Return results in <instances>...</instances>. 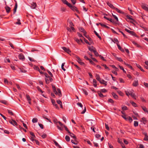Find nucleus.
I'll use <instances>...</instances> for the list:
<instances>
[{
    "instance_id": "nucleus-60",
    "label": "nucleus",
    "mask_w": 148,
    "mask_h": 148,
    "mask_svg": "<svg viewBox=\"0 0 148 148\" xmlns=\"http://www.w3.org/2000/svg\"><path fill=\"white\" fill-rule=\"evenodd\" d=\"M9 44L10 45V46L13 49H14V47L13 44H12V43L10 42H9Z\"/></svg>"
},
{
    "instance_id": "nucleus-64",
    "label": "nucleus",
    "mask_w": 148,
    "mask_h": 148,
    "mask_svg": "<svg viewBox=\"0 0 148 148\" xmlns=\"http://www.w3.org/2000/svg\"><path fill=\"white\" fill-rule=\"evenodd\" d=\"M77 104L78 106H80V107H81V108H82V107L83 106V105L81 103L78 102L77 103Z\"/></svg>"
},
{
    "instance_id": "nucleus-47",
    "label": "nucleus",
    "mask_w": 148,
    "mask_h": 148,
    "mask_svg": "<svg viewBox=\"0 0 148 148\" xmlns=\"http://www.w3.org/2000/svg\"><path fill=\"white\" fill-rule=\"evenodd\" d=\"M119 68L121 69L123 71V72L124 73H126V71L124 70L122 66H121L120 65H119Z\"/></svg>"
},
{
    "instance_id": "nucleus-32",
    "label": "nucleus",
    "mask_w": 148,
    "mask_h": 148,
    "mask_svg": "<svg viewBox=\"0 0 148 148\" xmlns=\"http://www.w3.org/2000/svg\"><path fill=\"white\" fill-rule=\"evenodd\" d=\"M137 67L139 68L141 71L143 72H144V70L142 68L141 66L139 64H136Z\"/></svg>"
},
{
    "instance_id": "nucleus-55",
    "label": "nucleus",
    "mask_w": 148,
    "mask_h": 148,
    "mask_svg": "<svg viewBox=\"0 0 148 148\" xmlns=\"http://www.w3.org/2000/svg\"><path fill=\"white\" fill-rule=\"evenodd\" d=\"M126 17L128 19L134 21V20L131 17V16L127 15Z\"/></svg>"
},
{
    "instance_id": "nucleus-36",
    "label": "nucleus",
    "mask_w": 148,
    "mask_h": 148,
    "mask_svg": "<svg viewBox=\"0 0 148 148\" xmlns=\"http://www.w3.org/2000/svg\"><path fill=\"white\" fill-rule=\"evenodd\" d=\"M17 21L16 23V24L17 25H20L21 24L20 22V20L18 18L17 19Z\"/></svg>"
},
{
    "instance_id": "nucleus-11",
    "label": "nucleus",
    "mask_w": 148,
    "mask_h": 148,
    "mask_svg": "<svg viewBox=\"0 0 148 148\" xmlns=\"http://www.w3.org/2000/svg\"><path fill=\"white\" fill-rule=\"evenodd\" d=\"M62 1L64 4L67 5L68 6H70L71 4L69 3L66 0H61Z\"/></svg>"
},
{
    "instance_id": "nucleus-46",
    "label": "nucleus",
    "mask_w": 148,
    "mask_h": 148,
    "mask_svg": "<svg viewBox=\"0 0 148 148\" xmlns=\"http://www.w3.org/2000/svg\"><path fill=\"white\" fill-rule=\"evenodd\" d=\"M134 125L135 127H137L138 125V122L137 121H134Z\"/></svg>"
},
{
    "instance_id": "nucleus-15",
    "label": "nucleus",
    "mask_w": 148,
    "mask_h": 148,
    "mask_svg": "<svg viewBox=\"0 0 148 148\" xmlns=\"http://www.w3.org/2000/svg\"><path fill=\"white\" fill-rule=\"evenodd\" d=\"M68 133L70 134V136L71 137L73 138L75 141H76V140L77 139V138H76V137L75 136V135L73 133H72L71 132H70V133Z\"/></svg>"
},
{
    "instance_id": "nucleus-13",
    "label": "nucleus",
    "mask_w": 148,
    "mask_h": 148,
    "mask_svg": "<svg viewBox=\"0 0 148 148\" xmlns=\"http://www.w3.org/2000/svg\"><path fill=\"white\" fill-rule=\"evenodd\" d=\"M36 3L33 2L31 4V8L33 9H35L36 7Z\"/></svg>"
},
{
    "instance_id": "nucleus-63",
    "label": "nucleus",
    "mask_w": 148,
    "mask_h": 148,
    "mask_svg": "<svg viewBox=\"0 0 148 148\" xmlns=\"http://www.w3.org/2000/svg\"><path fill=\"white\" fill-rule=\"evenodd\" d=\"M101 91L102 92H107V90L105 89H103L101 90Z\"/></svg>"
},
{
    "instance_id": "nucleus-21",
    "label": "nucleus",
    "mask_w": 148,
    "mask_h": 148,
    "mask_svg": "<svg viewBox=\"0 0 148 148\" xmlns=\"http://www.w3.org/2000/svg\"><path fill=\"white\" fill-rule=\"evenodd\" d=\"M141 122H143V123L144 124H146V121H147L146 119L145 118H144V117L141 120Z\"/></svg>"
},
{
    "instance_id": "nucleus-4",
    "label": "nucleus",
    "mask_w": 148,
    "mask_h": 148,
    "mask_svg": "<svg viewBox=\"0 0 148 148\" xmlns=\"http://www.w3.org/2000/svg\"><path fill=\"white\" fill-rule=\"evenodd\" d=\"M75 57L77 59V61L80 64L83 65L84 64V63L83 62L81 61L82 60L78 56H75Z\"/></svg>"
},
{
    "instance_id": "nucleus-43",
    "label": "nucleus",
    "mask_w": 148,
    "mask_h": 148,
    "mask_svg": "<svg viewBox=\"0 0 148 148\" xmlns=\"http://www.w3.org/2000/svg\"><path fill=\"white\" fill-rule=\"evenodd\" d=\"M144 139L145 140H148V136H147V134H145V137Z\"/></svg>"
},
{
    "instance_id": "nucleus-29",
    "label": "nucleus",
    "mask_w": 148,
    "mask_h": 148,
    "mask_svg": "<svg viewBox=\"0 0 148 148\" xmlns=\"http://www.w3.org/2000/svg\"><path fill=\"white\" fill-rule=\"evenodd\" d=\"M65 139L67 142H69L70 140V138L68 136H66Z\"/></svg>"
},
{
    "instance_id": "nucleus-41",
    "label": "nucleus",
    "mask_w": 148,
    "mask_h": 148,
    "mask_svg": "<svg viewBox=\"0 0 148 148\" xmlns=\"http://www.w3.org/2000/svg\"><path fill=\"white\" fill-rule=\"evenodd\" d=\"M127 120H128L130 123L132 121V119L130 116H128L127 117Z\"/></svg>"
},
{
    "instance_id": "nucleus-37",
    "label": "nucleus",
    "mask_w": 148,
    "mask_h": 148,
    "mask_svg": "<svg viewBox=\"0 0 148 148\" xmlns=\"http://www.w3.org/2000/svg\"><path fill=\"white\" fill-rule=\"evenodd\" d=\"M130 95L132 98L135 99H136V96L134 93L132 92L131 94H130Z\"/></svg>"
},
{
    "instance_id": "nucleus-7",
    "label": "nucleus",
    "mask_w": 148,
    "mask_h": 148,
    "mask_svg": "<svg viewBox=\"0 0 148 148\" xmlns=\"http://www.w3.org/2000/svg\"><path fill=\"white\" fill-rule=\"evenodd\" d=\"M45 75L46 77L45 78V80L46 82V83L47 84H48L49 83V81L48 80V76H49L46 73H45Z\"/></svg>"
},
{
    "instance_id": "nucleus-51",
    "label": "nucleus",
    "mask_w": 148,
    "mask_h": 148,
    "mask_svg": "<svg viewBox=\"0 0 148 148\" xmlns=\"http://www.w3.org/2000/svg\"><path fill=\"white\" fill-rule=\"evenodd\" d=\"M112 16L113 17L115 18V19L116 20V22L118 21V19L117 18V17L115 15H114L113 14H112Z\"/></svg>"
},
{
    "instance_id": "nucleus-5",
    "label": "nucleus",
    "mask_w": 148,
    "mask_h": 148,
    "mask_svg": "<svg viewBox=\"0 0 148 148\" xmlns=\"http://www.w3.org/2000/svg\"><path fill=\"white\" fill-rule=\"evenodd\" d=\"M18 57L20 60H23L25 59V58L23 55L22 53L20 54L18 56Z\"/></svg>"
},
{
    "instance_id": "nucleus-10",
    "label": "nucleus",
    "mask_w": 148,
    "mask_h": 148,
    "mask_svg": "<svg viewBox=\"0 0 148 148\" xmlns=\"http://www.w3.org/2000/svg\"><path fill=\"white\" fill-rule=\"evenodd\" d=\"M138 85V82L137 80H135L134 82L132 85L135 87H136Z\"/></svg>"
},
{
    "instance_id": "nucleus-6",
    "label": "nucleus",
    "mask_w": 148,
    "mask_h": 148,
    "mask_svg": "<svg viewBox=\"0 0 148 148\" xmlns=\"http://www.w3.org/2000/svg\"><path fill=\"white\" fill-rule=\"evenodd\" d=\"M9 123L11 124H12L13 125H17V124L16 122L13 120H10L9 121Z\"/></svg>"
},
{
    "instance_id": "nucleus-48",
    "label": "nucleus",
    "mask_w": 148,
    "mask_h": 148,
    "mask_svg": "<svg viewBox=\"0 0 148 148\" xmlns=\"http://www.w3.org/2000/svg\"><path fill=\"white\" fill-rule=\"evenodd\" d=\"M102 66H104L105 69H108V70H110L109 68L108 67H107V66L106 65L104 64H102Z\"/></svg>"
},
{
    "instance_id": "nucleus-3",
    "label": "nucleus",
    "mask_w": 148,
    "mask_h": 148,
    "mask_svg": "<svg viewBox=\"0 0 148 148\" xmlns=\"http://www.w3.org/2000/svg\"><path fill=\"white\" fill-rule=\"evenodd\" d=\"M62 48L65 52L68 54H69L71 52L69 48H67L64 47H62Z\"/></svg>"
},
{
    "instance_id": "nucleus-34",
    "label": "nucleus",
    "mask_w": 148,
    "mask_h": 148,
    "mask_svg": "<svg viewBox=\"0 0 148 148\" xmlns=\"http://www.w3.org/2000/svg\"><path fill=\"white\" fill-rule=\"evenodd\" d=\"M130 103L133 106L135 107H137L136 104L134 102L132 101H130Z\"/></svg>"
},
{
    "instance_id": "nucleus-44",
    "label": "nucleus",
    "mask_w": 148,
    "mask_h": 148,
    "mask_svg": "<svg viewBox=\"0 0 148 148\" xmlns=\"http://www.w3.org/2000/svg\"><path fill=\"white\" fill-rule=\"evenodd\" d=\"M117 92L121 96H123V93L121 91L118 90L117 91Z\"/></svg>"
},
{
    "instance_id": "nucleus-17",
    "label": "nucleus",
    "mask_w": 148,
    "mask_h": 148,
    "mask_svg": "<svg viewBox=\"0 0 148 148\" xmlns=\"http://www.w3.org/2000/svg\"><path fill=\"white\" fill-rule=\"evenodd\" d=\"M5 9L6 10V12L8 13L10 12V8L8 6H7L5 7Z\"/></svg>"
},
{
    "instance_id": "nucleus-39",
    "label": "nucleus",
    "mask_w": 148,
    "mask_h": 148,
    "mask_svg": "<svg viewBox=\"0 0 148 148\" xmlns=\"http://www.w3.org/2000/svg\"><path fill=\"white\" fill-rule=\"evenodd\" d=\"M26 98L28 101H31V98L28 95L26 94Z\"/></svg>"
},
{
    "instance_id": "nucleus-38",
    "label": "nucleus",
    "mask_w": 148,
    "mask_h": 148,
    "mask_svg": "<svg viewBox=\"0 0 148 148\" xmlns=\"http://www.w3.org/2000/svg\"><path fill=\"white\" fill-rule=\"evenodd\" d=\"M98 93L99 95V96L101 97H104V96L103 94L100 92H98Z\"/></svg>"
},
{
    "instance_id": "nucleus-9",
    "label": "nucleus",
    "mask_w": 148,
    "mask_h": 148,
    "mask_svg": "<svg viewBox=\"0 0 148 148\" xmlns=\"http://www.w3.org/2000/svg\"><path fill=\"white\" fill-rule=\"evenodd\" d=\"M141 7L145 10L148 11V7L145 4H143L141 5Z\"/></svg>"
},
{
    "instance_id": "nucleus-50",
    "label": "nucleus",
    "mask_w": 148,
    "mask_h": 148,
    "mask_svg": "<svg viewBox=\"0 0 148 148\" xmlns=\"http://www.w3.org/2000/svg\"><path fill=\"white\" fill-rule=\"evenodd\" d=\"M8 113L12 115H13V112H12V111L10 110H8Z\"/></svg>"
},
{
    "instance_id": "nucleus-42",
    "label": "nucleus",
    "mask_w": 148,
    "mask_h": 148,
    "mask_svg": "<svg viewBox=\"0 0 148 148\" xmlns=\"http://www.w3.org/2000/svg\"><path fill=\"white\" fill-rule=\"evenodd\" d=\"M122 109L123 110H127V107L125 106H124L122 107Z\"/></svg>"
},
{
    "instance_id": "nucleus-1",
    "label": "nucleus",
    "mask_w": 148,
    "mask_h": 148,
    "mask_svg": "<svg viewBox=\"0 0 148 148\" xmlns=\"http://www.w3.org/2000/svg\"><path fill=\"white\" fill-rule=\"evenodd\" d=\"M125 30L128 32V33H130V34L131 35L135 36V37H138V36H137V35L135 33L132 31H130L127 29H125Z\"/></svg>"
},
{
    "instance_id": "nucleus-16",
    "label": "nucleus",
    "mask_w": 148,
    "mask_h": 148,
    "mask_svg": "<svg viewBox=\"0 0 148 148\" xmlns=\"http://www.w3.org/2000/svg\"><path fill=\"white\" fill-rule=\"evenodd\" d=\"M79 30L81 32H83L84 33V34H86V32L83 27H80L79 28Z\"/></svg>"
},
{
    "instance_id": "nucleus-19",
    "label": "nucleus",
    "mask_w": 148,
    "mask_h": 148,
    "mask_svg": "<svg viewBox=\"0 0 148 148\" xmlns=\"http://www.w3.org/2000/svg\"><path fill=\"white\" fill-rule=\"evenodd\" d=\"M112 95L115 99H117L118 98V95L116 94L115 93L113 92L112 93Z\"/></svg>"
},
{
    "instance_id": "nucleus-8",
    "label": "nucleus",
    "mask_w": 148,
    "mask_h": 148,
    "mask_svg": "<svg viewBox=\"0 0 148 148\" xmlns=\"http://www.w3.org/2000/svg\"><path fill=\"white\" fill-rule=\"evenodd\" d=\"M99 82L101 84L104 85L105 86H106L107 85V82L103 79H101L99 81Z\"/></svg>"
},
{
    "instance_id": "nucleus-31",
    "label": "nucleus",
    "mask_w": 148,
    "mask_h": 148,
    "mask_svg": "<svg viewBox=\"0 0 148 148\" xmlns=\"http://www.w3.org/2000/svg\"><path fill=\"white\" fill-rule=\"evenodd\" d=\"M111 66L113 69H114V70L115 71H118L119 69L118 68H116L114 65H112Z\"/></svg>"
},
{
    "instance_id": "nucleus-27",
    "label": "nucleus",
    "mask_w": 148,
    "mask_h": 148,
    "mask_svg": "<svg viewBox=\"0 0 148 148\" xmlns=\"http://www.w3.org/2000/svg\"><path fill=\"white\" fill-rule=\"evenodd\" d=\"M94 33L95 34V35L98 37V38H99L100 39H101V36L95 31H94Z\"/></svg>"
},
{
    "instance_id": "nucleus-49",
    "label": "nucleus",
    "mask_w": 148,
    "mask_h": 148,
    "mask_svg": "<svg viewBox=\"0 0 148 148\" xmlns=\"http://www.w3.org/2000/svg\"><path fill=\"white\" fill-rule=\"evenodd\" d=\"M123 118L127 120V118L126 117V116L125 114H124V115H123L121 116Z\"/></svg>"
},
{
    "instance_id": "nucleus-33",
    "label": "nucleus",
    "mask_w": 148,
    "mask_h": 148,
    "mask_svg": "<svg viewBox=\"0 0 148 148\" xmlns=\"http://www.w3.org/2000/svg\"><path fill=\"white\" fill-rule=\"evenodd\" d=\"M38 121V119L36 118H34L32 120V122L33 123H35Z\"/></svg>"
},
{
    "instance_id": "nucleus-20",
    "label": "nucleus",
    "mask_w": 148,
    "mask_h": 148,
    "mask_svg": "<svg viewBox=\"0 0 148 148\" xmlns=\"http://www.w3.org/2000/svg\"><path fill=\"white\" fill-rule=\"evenodd\" d=\"M111 40L114 42V43H116H116H118V44H119V42L118 40V39L116 38H114V39H111Z\"/></svg>"
},
{
    "instance_id": "nucleus-23",
    "label": "nucleus",
    "mask_w": 148,
    "mask_h": 148,
    "mask_svg": "<svg viewBox=\"0 0 148 148\" xmlns=\"http://www.w3.org/2000/svg\"><path fill=\"white\" fill-rule=\"evenodd\" d=\"M84 36L87 38L91 42H92V39L88 35H87L86 34H84Z\"/></svg>"
},
{
    "instance_id": "nucleus-56",
    "label": "nucleus",
    "mask_w": 148,
    "mask_h": 148,
    "mask_svg": "<svg viewBox=\"0 0 148 148\" xmlns=\"http://www.w3.org/2000/svg\"><path fill=\"white\" fill-rule=\"evenodd\" d=\"M117 60L120 62H123V60L121 58H116Z\"/></svg>"
},
{
    "instance_id": "nucleus-61",
    "label": "nucleus",
    "mask_w": 148,
    "mask_h": 148,
    "mask_svg": "<svg viewBox=\"0 0 148 148\" xmlns=\"http://www.w3.org/2000/svg\"><path fill=\"white\" fill-rule=\"evenodd\" d=\"M83 91L84 94L86 95H88V92L85 89H83Z\"/></svg>"
},
{
    "instance_id": "nucleus-25",
    "label": "nucleus",
    "mask_w": 148,
    "mask_h": 148,
    "mask_svg": "<svg viewBox=\"0 0 148 148\" xmlns=\"http://www.w3.org/2000/svg\"><path fill=\"white\" fill-rule=\"evenodd\" d=\"M114 9L115 10L118 12L120 13H122L123 12L119 10L117 8H116L115 7L114 8Z\"/></svg>"
},
{
    "instance_id": "nucleus-52",
    "label": "nucleus",
    "mask_w": 148,
    "mask_h": 148,
    "mask_svg": "<svg viewBox=\"0 0 148 148\" xmlns=\"http://www.w3.org/2000/svg\"><path fill=\"white\" fill-rule=\"evenodd\" d=\"M64 127L65 129L66 130V131L68 133H70V132L69 130L67 128V127H66V126L64 125Z\"/></svg>"
},
{
    "instance_id": "nucleus-45",
    "label": "nucleus",
    "mask_w": 148,
    "mask_h": 148,
    "mask_svg": "<svg viewBox=\"0 0 148 148\" xmlns=\"http://www.w3.org/2000/svg\"><path fill=\"white\" fill-rule=\"evenodd\" d=\"M142 108L143 110L145 112H147L148 110H147V108L145 106L142 107Z\"/></svg>"
},
{
    "instance_id": "nucleus-53",
    "label": "nucleus",
    "mask_w": 148,
    "mask_h": 148,
    "mask_svg": "<svg viewBox=\"0 0 148 148\" xmlns=\"http://www.w3.org/2000/svg\"><path fill=\"white\" fill-rule=\"evenodd\" d=\"M63 126H61V127H60L59 126L57 125V127L59 130H63Z\"/></svg>"
},
{
    "instance_id": "nucleus-28",
    "label": "nucleus",
    "mask_w": 148,
    "mask_h": 148,
    "mask_svg": "<svg viewBox=\"0 0 148 148\" xmlns=\"http://www.w3.org/2000/svg\"><path fill=\"white\" fill-rule=\"evenodd\" d=\"M93 85L95 87H97V81L95 79H93Z\"/></svg>"
},
{
    "instance_id": "nucleus-57",
    "label": "nucleus",
    "mask_w": 148,
    "mask_h": 148,
    "mask_svg": "<svg viewBox=\"0 0 148 148\" xmlns=\"http://www.w3.org/2000/svg\"><path fill=\"white\" fill-rule=\"evenodd\" d=\"M47 72L50 75L51 77H53V75L50 71L48 70H47Z\"/></svg>"
},
{
    "instance_id": "nucleus-18",
    "label": "nucleus",
    "mask_w": 148,
    "mask_h": 148,
    "mask_svg": "<svg viewBox=\"0 0 148 148\" xmlns=\"http://www.w3.org/2000/svg\"><path fill=\"white\" fill-rule=\"evenodd\" d=\"M17 7V3L15 4L14 8V9L13 14H15L16 12V9Z\"/></svg>"
},
{
    "instance_id": "nucleus-2",
    "label": "nucleus",
    "mask_w": 148,
    "mask_h": 148,
    "mask_svg": "<svg viewBox=\"0 0 148 148\" xmlns=\"http://www.w3.org/2000/svg\"><path fill=\"white\" fill-rule=\"evenodd\" d=\"M70 7L72 10L73 11H76L78 13H79V12L77 8L75 7V6H73L71 4V5L70 6H69Z\"/></svg>"
},
{
    "instance_id": "nucleus-62",
    "label": "nucleus",
    "mask_w": 148,
    "mask_h": 148,
    "mask_svg": "<svg viewBox=\"0 0 148 148\" xmlns=\"http://www.w3.org/2000/svg\"><path fill=\"white\" fill-rule=\"evenodd\" d=\"M53 141L56 146H58V145H59L58 143L55 140H54Z\"/></svg>"
},
{
    "instance_id": "nucleus-24",
    "label": "nucleus",
    "mask_w": 148,
    "mask_h": 148,
    "mask_svg": "<svg viewBox=\"0 0 148 148\" xmlns=\"http://www.w3.org/2000/svg\"><path fill=\"white\" fill-rule=\"evenodd\" d=\"M116 44L117 45V46L118 47V49H119L122 52L124 51V49H122L121 47L120 46L119 44H118V43H116Z\"/></svg>"
},
{
    "instance_id": "nucleus-58",
    "label": "nucleus",
    "mask_w": 148,
    "mask_h": 148,
    "mask_svg": "<svg viewBox=\"0 0 148 148\" xmlns=\"http://www.w3.org/2000/svg\"><path fill=\"white\" fill-rule=\"evenodd\" d=\"M35 136H32L31 137V140H32V141H35V140H36L35 139Z\"/></svg>"
},
{
    "instance_id": "nucleus-12",
    "label": "nucleus",
    "mask_w": 148,
    "mask_h": 148,
    "mask_svg": "<svg viewBox=\"0 0 148 148\" xmlns=\"http://www.w3.org/2000/svg\"><path fill=\"white\" fill-rule=\"evenodd\" d=\"M107 4L108 5V6H109V7H110L111 8L114 9V8L115 7L113 5L109 2L108 1L107 2Z\"/></svg>"
},
{
    "instance_id": "nucleus-59",
    "label": "nucleus",
    "mask_w": 148,
    "mask_h": 148,
    "mask_svg": "<svg viewBox=\"0 0 148 148\" xmlns=\"http://www.w3.org/2000/svg\"><path fill=\"white\" fill-rule=\"evenodd\" d=\"M57 102L59 105H61V104H62V101L60 100H57Z\"/></svg>"
},
{
    "instance_id": "nucleus-14",
    "label": "nucleus",
    "mask_w": 148,
    "mask_h": 148,
    "mask_svg": "<svg viewBox=\"0 0 148 148\" xmlns=\"http://www.w3.org/2000/svg\"><path fill=\"white\" fill-rule=\"evenodd\" d=\"M88 49L91 51L94 52V51L96 50V49L93 46H92L90 47H88Z\"/></svg>"
},
{
    "instance_id": "nucleus-54",
    "label": "nucleus",
    "mask_w": 148,
    "mask_h": 148,
    "mask_svg": "<svg viewBox=\"0 0 148 148\" xmlns=\"http://www.w3.org/2000/svg\"><path fill=\"white\" fill-rule=\"evenodd\" d=\"M51 102L52 103V104H53V105L54 106L55 104L56 103V102H55V101L54 100V99H51Z\"/></svg>"
},
{
    "instance_id": "nucleus-22",
    "label": "nucleus",
    "mask_w": 148,
    "mask_h": 148,
    "mask_svg": "<svg viewBox=\"0 0 148 148\" xmlns=\"http://www.w3.org/2000/svg\"><path fill=\"white\" fill-rule=\"evenodd\" d=\"M52 88L53 90V91L55 94L56 95L57 94H58V93L57 92V91L56 90V88L55 87V86L54 85H52Z\"/></svg>"
},
{
    "instance_id": "nucleus-26",
    "label": "nucleus",
    "mask_w": 148,
    "mask_h": 148,
    "mask_svg": "<svg viewBox=\"0 0 148 148\" xmlns=\"http://www.w3.org/2000/svg\"><path fill=\"white\" fill-rule=\"evenodd\" d=\"M96 79L99 81L101 79L100 78L99 75V74H96Z\"/></svg>"
},
{
    "instance_id": "nucleus-35",
    "label": "nucleus",
    "mask_w": 148,
    "mask_h": 148,
    "mask_svg": "<svg viewBox=\"0 0 148 148\" xmlns=\"http://www.w3.org/2000/svg\"><path fill=\"white\" fill-rule=\"evenodd\" d=\"M74 40L75 41L79 44H80L81 42L80 41V40L76 38H74Z\"/></svg>"
},
{
    "instance_id": "nucleus-30",
    "label": "nucleus",
    "mask_w": 148,
    "mask_h": 148,
    "mask_svg": "<svg viewBox=\"0 0 148 148\" xmlns=\"http://www.w3.org/2000/svg\"><path fill=\"white\" fill-rule=\"evenodd\" d=\"M0 102L5 105L7 104V101L4 100H0Z\"/></svg>"
},
{
    "instance_id": "nucleus-40",
    "label": "nucleus",
    "mask_w": 148,
    "mask_h": 148,
    "mask_svg": "<svg viewBox=\"0 0 148 148\" xmlns=\"http://www.w3.org/2000/svg\"><path fill=\"white\" fill-rule=\"evenodd\" d=\"M125 92L126 94L128 96H129V95H130V94H131L132 92H129L128 91H125Z\"/></svg>"
}]
</instances>
